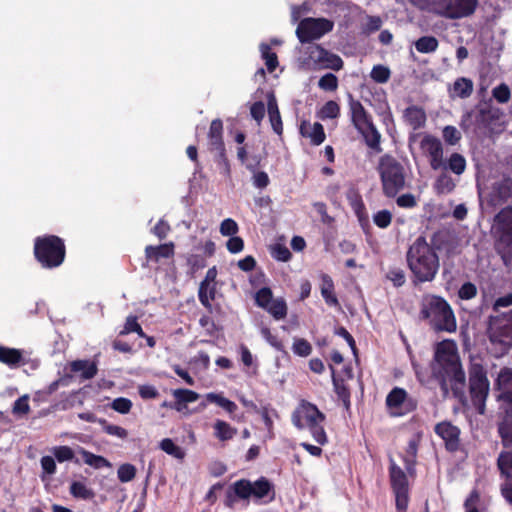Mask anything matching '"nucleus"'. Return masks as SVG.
<instances>
[{
  "label": "nucleus",
  "instance_id": "1",
  "mask_svg": "<svg viewBox=\"0 0 512 512\" xmlns=\"http://www.w3.org/2000/svg\"><path fill=\"white\" fill-rule=\"evenodd\" d=\"M432 371L445 397L450 391L456 398L464 397L465 373L454 341L444 340L436 345Z\"/></svg>",
  "mask_w": 512,
  "mask_h": 512
},
{
  "label": "nucleus",
  "instance_id": "2",
  "mask_svg": "<svg viewBox=\"0 0 512 512\" xmlns=\"http://www.w3.org/2000/svg\"><path fill=\"white\" fill-rule=\"evenodd\" d=\"M407 263L414 281L421 283L433 281L440 268L439 256L422 236L410 246Z\"/></svg>",
  "mask_w": 512,
  "mask_h": 512
},
{
  "label": "nucleus",
  "instance_id": "3",
  "mask_svg": "<svg viewBox=\"0 0 512 512\" xmlns=\"http://www.w3.org/2000/svg\"><path fill=\"white\" fill-rule=\"evenodd\" d=\"M421 316L437 331L455 332L456 318L446 300L435 295H425L421 302Z\"/></svg>",
  "mask_w": 512,
  "mask_h": 512
},
{
  "label": "nucleus",
  "instance_id": "4",
  "mask_svg": "<svg viewBox=\"0 0 512 512\" xmlns=\"http://www.w3.org/2000/svg\"><path fill=\"white\" fill-rule=\"evenodd\" d=\"M325 415L316 405L302 400L291 415V421L298 429H308L313 439L320 445L327 443V435L323 427Z\"/></svg>",
  "mask_w": 512,
  "mask_h": 512
},
{
  "label": "nucleus",
  "instance_id": "5",
  "mask_svg": "<svg viewBox=\"0 0 512 512\" xmlns=\"http://www.w3.org/2000/svg\"><path fill=\"white\" fill-rule=\"evenodd\" d=\"M383 192L394 197L405 187V170L403 165L391 155H383L378 164Z\"/></svg>",
  "mask_w": 512,
  "mask_h": 512
},
{
  "label": "nucleus",
  "instance_id": "6",
  "mask_svg": "<svg viewBox=\"0 0 512 512\" xmlns=\"http://www.w3.org/2000/svg\"><path fill=\"white\" fill-rule=\"evenodd\" d=\"M479 5V0H432L429 12L450 20L472 16Z\"/></svg>",
  "mask_w": 512,
  "mask_h": 512
},
{
  "label": "nucleus",
  "instance_id": "7",
  "mask_svg": "<svg viewBox=\"0 0 512 512\" xmlns=\"http://www.w3.org/2000/svg\"><path fill=\"white\" fill-rule=\"evenodd\" d=\"M34 252L37 260L46 268L59 266L65 257L64 244L57 236L37 238Z\"/></svg>",
  "mask_w": 512,
  "mask_h": 512
},
{
  "label": "nucleus",
  "instance_id": "8",
  "mask_svg": "<svg viewBox=\"0 0 512 512\" xmlns=\"http://www.w3.org/2000/svg\"><path fill=\"white\" fill-rule=\"evenodd\" d=\"M489 339L499 347L500 353L512 346V315L492 317L489 323Z\"/></svg>",
  "mask_w": 512,
  "mask_h": 512
},
{
  "label": "nucleus",
  "instance_id": "9",
  "mask_svg": "<svg viewBox=\"0 0 512 512\" xmlns=\"http://www.w3.org/2000/svg\"><path fill=\"white\" fill-rule=\"evenodd\" d=\"M469 389L473 405L480 414H484L485 401L489 394V381L481 367H474L470 372Z\"/></svg>",
  "mask_w": 512,
  "mask_h": 512
},
{
  "label": "nucleus",
  "instance_id": "10",
  "mask_svg": "<svg viewBox=\"0 0 512 512\" xmlns=\"http://www.w3.org/2000/svg\"><path fill=\"white\" fill-rule=\"evenodd\" d=\"M334 23L326 18H305L298 24L296 34L300 42H310L330 32Z\"/></svg>",
  "mask_w": 512,
  "mask_h": 512
},
{
  "label": "nucleus",
  "instance_id": "11",
  "mask_svg": "<svg viewBox=\"0 0 512 512\" xmlns=\"http://www.w3.org/2000/svg\"><path fill=\"white\" fill-rule=\"evenodd\" d=\"M491 234L498 248L512 245V206L502 209L494 217Z\"/></svg>",
  "mask_w": 512,
  "mask_h": 512
},
{
  "label": "nucleus",
  "instance_id": "12",
  "mask_svg": "<svg viewBox=\"0 0 512 512\" xmlns=\"http://www.w3.org/2000/svg\"><path fill=\"white\" fill-rule=\"evenodd\" d=\"M479 195L482 203L493 208L500 206L512 197V181L510 179L497 180L485 189H480Z\"/></svg>",
  "mask_w": 512,
  "mask_h": 512
},
{
  "label": "nucleus",
  "instance_id": "13",
  "mask_svg": "<svg viewBox=\"0 0 512 512\" xmlns=\"http://www.w3.org/2000/svg\"><path fill=\"white\" fill-rule=\"evenodd\" d=\"M306 64L312 69L340 70L343 60L336 54L329 52L320 45L308 47Z\"/></svg>",
  "mask_w": 512,
  "mask_h": 512
},
{
  "label": "nucleus",
  "instance_id": "14",
  "mask_svg": "<svg viewBox=\"0 0 512 512\" xmlns=\"http://www.w3.org/2000/svg\"><path fill=\"white\" fill-rule=\"evenodd\" d=\"M422 154L428 158L430 167L433 170H440L446 167L444 151L441 141L433 135L425 134L419 144Z\"/></svg>",
  "mask_w": 512,
  "mask_h": 512
},
{
  "label": "nucleus",
  "instance_id": "15",
  "mask_svg": "<svg viewBox=\"0 0 512 512\" xmlns=\"http://www.w3.org/2000/svg\"><path fill=\"white\" fill-rule=\"evenodd\" d=\"M256 304L265 309L276 320L284 319L287 316V304L283 298H274L272 291L267 288H261L255 294Z\"/></svg>",
  "mask_w": 512,
  "mask_h": 512
},
{
  "label": "nucleus",
  "instance_id": "16",
  "mask_svg": "<svg viewBox=\"0 0 512 512\" xmlns=\"http://www.w3.org/2000/svg\"><path fill=\"white\" fill-rule=\"evenodd\" d=\"M390 479L396 498V506L405 511L409 502V488L406 474L393 461L390 465Z\"/></svg>",
  "mask_w": 512,
  "mask_h": 512
},
{
  "label": "nucleus",
  "instance_id": "17",
  "mask_svg": "<svg viewBox=\"0 0 512 512\" xmlns=\"http://www.w3.org/2000/svg\"><path fill=\"white\" fill-rule=\"evenodd\" d=\"M386 406L393 416H401L415 409L416 403L400 387L393 388L386 397Z\"/></svg>",
  "mask_w": 512,
  "mask_h": 512
},
{
  "label": "nucleus",
  "instance_id": "18",
  "mask_svg": "<svg viewBox=\"0 0 512 512\" xmlns=\"http://www.w3.org/2000/svg\"><path fill=\"white\" fill-rule=\"evenodd\" d=\"M477 121L492 133H501L506 129L507 122L504 112L495 106H486L479 110Z\"/></svg>",
  "mask_w": 512,
  "mask_h": 512
},
{
  "label": "nucleus",
  "instance_id": "19",
  "mask_svg": "<svg viewBox=\"0 0 512 512\" xmlns=\"http://www.w3.org/2000/svg\"><path fill=\"white\" fill-rule=\"evenodd\" d=\"M435 432L444 440L449 450L455 451L458 449L460 435L458 427L452 425L450 422H441L435 426Z\"/></svg>",
  "mask_w": 512,
  "mask_h": 512
},
{
  "label": "nucleus",
  "instance_id": "20",
  "mask_svg": "<svg viewBox=\"0 0 512 512\" xmlns=\"http://www.w3.org/2000/svg\"><path fill=\"white\" fill-rule=\"evenodd\" d=\"M300 133L303 137L309 138L314 145H320L325 140L324 128L318 122L312 124L303 121L300 126Z\"/></svg>",
  "mask_w": 512,
  "mask_h": 512
},
{
  "label": "nucleus",
  "instance_id": "21",
  "mask_svg": "<svg viewBox=\"0 0 512 512\" xmlns=\"http://www.w3.org/2000/svg\"><path fill=\"white\" fill-rule=\"evenodd\" d=\"M350 112L353 125L358 130H362L366 125L372 122L371 117L359 101L350 102Z\"/></svg>",
  "mask_w": 512,
  "mask_h": 512
},
{
  "label": "nucleus",
  "instance_id": "22",
  "mask_svg": "<svg viewBox=\"0 0 512 512\" xmlns=\"http://www.w3.org/2000/svg\"><path fill=\"white\" fill-rule=\"evenodd\" d=\"M267 110L273 131L276 134L281 135L283 132V125L278 104L273 93H269L267 96Z\"/></svg>",
  "mask_w": 512,
  "mask_h": 512
},
{
  "label": "nucleus",
  "instance_id": "23",
  "mask_svg": "<svg viewBox=\"0 0 512 512\" xmlns=\"http://www.w3.org/2000/svg\"><path fill=\"white\" fill-rule=\"evenodd\" d=\"M473 81L466 77L457 78L449 89L451 98L465 99L471 96L473 92Z\"/></svg>",
  "mask_w": 512,
  "mask_h": 512
},
{
  "label": "nucleus",
  "instance_id": "24",
  "mask_svg": "<svg viewBox=\"0 0 512 512\" xmlns=\"http://www.w3.org/2000/svg\"><path fill=\"white\" fill-rule=\"evenodd\" d=\"M405 122L412 127L413 130L424 127L426 123L425 111L417 106H410L404 111Z\"/></svg>",
  "mask_w": 512,
  "mask_h": 512
},
{
  "label": "nucleus",
  "instance_id": "25",
  "mask_svg": "<svg viewBox=\"0 0 512 512\" xmlns=\"http://www.w3.org/2000/svg\"><path fill=\"white\" fill-rule=\"evenodd\" d=\"M358 132L364 137L365 143L368 147L376 152H381V134L372 122L366 125L362 130H358Z\"/></svg>",
  "mask_w": 512,
  "mask_h": 512
},
{
  "label": "nucleus",
  "instance_id": "26",
  "mask_svg": "<svg viewBox=\"0 0 512 512\" xmlns=\"http://www.w3.org/2000/svg\"><path fill=\"white\" fill-rule=\"evenodd\" d=\"M223 124L220 119L211 122L208 138L210 145L218 150L221 154L224 152V144L222 140Z\"/></svg>",
  "mask_w": 512,
  "mask_h": 512
},
{
  "label": "nucleus",
  "instance_id": "27",
  "mask_svg": "<svg viewBox=\"0 0 512 512\" xmlns=\"http://www.w3.org/2000/svg\"><path fill=\"white\" fill-rule=\"evenodd\" d=\"M147 259L158 261L160 258H170L174 255V244L172 242L159 246H147L145 248Z\"/></svg>",
  "mask_w": 512,
  "mask_h": 512
},
{
  "label": "nucleus",
  "instance_id": "28",
  "mask_svg": "<svg viewBox=\"0 0 512 512\" xmlns=\"http://www.w3.org/2000/svg\"><path fill=\"white\" fill-rule=\"evenodd\" d=\"M213 429H214V436L219 441H222V442L229 441V440L233 439L238 432L237 428L231 426L226 421L220 420V419H217L214 422Z\"/></svg>",
  "mask_w": 512,
  "mask_h": 512
},
{
  "label": "nucleus",
  "instance_id": "29",
  "mask_svg": "<svg viewBox=\"0 0 512 512\" xmlns=\"http://www.w3.org/2000/svg\"><path fill=\"white\" fill-rule=\"evenodd\" d=\"M73 372H80L81 377L85 380L93 378L97 374V366L89 360H76L71 363Z\"/></svg>",
  "mask_w": 512,
  "mask_h": 512
},
{
  "label": "nucleus",
  "instance_id": "30",
  "mask_svg": "<svg viewBox=\"0 0 512 512\" xmlns=\"http://www.w3.org/2000/svg\"><path fill=\"white\" fill-rule=\"evenodd\" d=\"M320 288L321 295L328 305L335 306L338 304L337 297L334 294V283L330 276L322 275Z\"/></svg>",
  "mask_w": 512,
  "mask_h": 512
},
{
  "label": "nucleus",
  "instance_id": "31",
  "mask_svg": "<svg viewBox=\"0 0 512 512\" xmlns=\"http://www.w3.org/2000/svg\"><path fill=\"white\" fill-rule=\"evenodd\" d=\"M497 466L506 481L512 480V451H502L497 459Z\"/></svg>",
  "mask_w": 512,
  "mask_h": 512
},
{
  "label": "nucleus",
  "instance_id": "32",
  "mask_svg": "<svg viewBox=\"0 0 512 512\" xmlns=\"http://www.w3.org/2000/svg\"><path fill=\"white\" fill-rule=\"evenodd\" d=\"M172 395L176 400V409L180 411L182 404L193 403L199 399V394L188 389H175Z\"/></svg>",
  "mask_w": 512,
  "mask_h": 512
},
{
  "label": "nucleus",
  "instance_id": "33",
  "mask_svg": "<svg viewBox=\"0 0 512 512\" xmlns=\"http://www.w3.org/2000/svg\"><path fill=\"white\" fill-rule=\"evenodd\" d=\"M22 360V353L15 348L0 346V362L8 366H16Z\"/></svg>",
  "mask_w": 512,
  "mask_h": 512
},
{
  "label": "nucleus",
  "instance_id": "34",
  "mask_svg": "<svg viewBox=\"0 0 512 512\" xmlns=\"http://www.w3.org/2000/svg\"><path fill=\"white\" fill-rule=\"evenodd\" d=\"M445 164L446 167L444 169H449L456 175L463 174L466 169V160L459 153H452Z\"/></svg>",
  "mask_w": 512,
  "mask_h": 512
},
{
  "label": "nucleus",
  "instance_id": "35",
  "mask_svg": "<svg viewBox=\"0 0 512 512\" xmlns=\"http://www.w3.org/2000/svg\"><path fill=\"white\" fill-rule=\"evenodd\" d=\"M80 453L82 455L84 463L95 468V469H100L103 467H108V468L111 467V463L103 456L95 455L86 450H81Z\"/></svg>",
  "mask_w": 512,
  "mask_h": 512
},
{
  "label": "nucleus",
  "instance_id": "36",
  "mask_svg": "<svg viewBox=\"0 0 512 512\" xmlns=\"http://www.w3.org/2000/svg\"><path fill=\"white\" fill-rule=\"evenodd\" d=\"M98 423L101 425L102 430L110 436L121 440H125L128 437V431L119 425L111 424L105 419H98Z\"/></svg>",
  "mask_w": 512,
  "mask_h": 512
},
{
  "label": "nucleus",
  "instance_id": "37",
  "mask_svg": "<svg viewBox=\"0 0 512 512\" xmlns=\"http://www.w3.org/2000/svg\"><path fill=\"white\" fill-rule=\"evenodd\" d=\"M439 46L438 40L433 36L420 37L415 42V48L420 53H432L437 50Z\"/></svg>",
  "mask_w": 512,
  "mask_h": 512
},
{
  "label": "nucleus",
  "instance_id": "38",
  "mask_svg": "<svg viewBox=\"0 0 512 512\" xmlns=\"http://www.w3.org/2000/svg\"><path fill=\"white\" fill-rule=\"evenodd\" d=\"M206 399L209 402L215 403L218 406L222 407L229 414H232V413H234L237 410V405L233 401L225 398L222 394L208 393L206 395Z\"/></svg>",
  "mask_w": 512,
  "mask_h": 512
},
{
  "label": "nucleus",
  "instance_id": "39",
  "mask_svg": "<svg viewBox=\"0 0 512 512\" xmlns=\"http://www.w3.org/2000/svg\"><path fill=\"white\" fill-rule=\"evenodd\" d=\"M215 284H200L199 287V300L206 308H211V301L215 298Z\"/></svg>",
  "mask_w": 512,
  "mask_h": 512
},
{
  "label": "nucleus",
  "instance_id": "40",
  "mask_svg": "<svg viewBox=\"0 0 512 512\" xmlns=\"http://www.w3.org/2000/svg\"><path fill=\"white\" fill-rule=\"evenodd\" d=\"M455 188L453 179L447 174H441L434 183V189L438 194H448Z\"/></svg>",
  "mask_w": 512,
  "mask_h": 512
},
{
  "label": "nucleus",
  "instance_id": "41",
  "mask_svg": "<svg viewBox=\"0 0 512 512\" xmlns=\"http://www.w3.org/2000/svg\"><path fill=\"white\" fill-rule=\"evenodd\" d=\"M160 448L168 455L176 459L182 460L185 457L184 450L176 445L170 438H165L160 442Z\"/></svg>",
  "mask_w": 512,
  "mask_h": 512
},
{
  "label": "nucleus",
  "instance_id": "42",
  "mask_svg": "<svg viewBox=\"0 0 512 512\" xmlns=\"http://www.w3.org/2000/svg\"><path fill=\"white\" fill-rule=\"evenodd\" d=\"M260 52L262 58L265 60L268 71L273 72L278 66L276 53L272 52L270 46L265 43L260 44Z\"/></svg>",
  "mask_w": 512,
  "mask_h": 512
},
{
  "label": "nucleus",
  "instance_id": "43",
  "mask_svg": "<svg viewBox=\"0 0 512 512\" xmlns=\"http://www.w3.org/2000/svg\"><path fill=\"white\" fill-rule=\"evenodd\" d=\"M70 493L75 498H80L84 500L91 499L94 497L93 491L89 489L83 482H73L70 486Z\"/></svg>",
  "mask_w": 512,
  "mask_h": 512
},
{
  "label": "nucleus",
  "instance_id": "44",
  "mask_svg": "<svg viewBox=\"0 0 512 512\" xmlns=\"http://www.w3.org/2000/svg\"><path fill=\"white\" fill-rule=\"evenodd\" d=\"M390 69L384 65H376L372 68L370 76L377 83H386L390 79Z\"/></svg>",
  "mask_w": 512,
  "mask_h": 512
},
{
  "label": "nucleus",
  "instance_id": "45",
  "mask_svg": "<svg viewBox=\"0 0 512 512\" xmlns=\"http://www.w3.org/2000/svg\"><path fill=\"white\" fill-rule=\"evenodd\" d=\"M271 491V484L266 479H260L258 481L253 482V491L252 496L261 499Z\"/></svg>",
  "mask_w": 512,
  "mask_h": 512
},
{
  "label": "nucleus",
  "instance_id": "46",
  "mask_svg": "<svg viewBox=\"0 0 512 512\" xmlns=\"http://www.w3.org/2000/svg\"><path fill=\"white\" fill-rule=\"evenodd\" d=\"M235 494L243 499L252 496L253 483L247 480H240L234 484Z\"/></svg>",
  "mask_w": 512,
  "mask_h": 512
},
{
  "label": "nucleus",
  "instance_id": "47",
  "mask_svg": "<svg viewBox=\"0 0 512 512\" xmlns=\"http://www.w3.org/2000/svg\"><path fill=\"white\" fill-rule=\"evenodd\" d=\"M492 95L499 103H507L511 98L510 88L507 84L501 83L492 90Z\"/></svg>",
  "mask_w": 512,
  "mask_h": 512
},
{
  "label": "nucleus",
  "instance_id": "48",
  "mask_svg": "<svg viewBox=\"0 0 512 512\" xmlns=\"http://www.w3.org/2000/svg\"><path fill=\"white\" fill-rule=\"evenodd\" d=\"M340 112L339 105L335 101H328L320 110L322 119H333L338 117Z\"/></svg>",
  "mask_w": 512,
  "mask_h": 512
},
{
  "label": "nucleus",
  "instance_id": "49",
  "mask_svg": "<svg viewBox=\"0 0 512 512\" xmlns=\"http://www.w3.org/2000/svg\"><path fill=\"white\" fill-rule=\"evenodd\" d=\"M318 86L325 91H335L338 87V79L332 73H327L319 79Z\"/></svg>",
  "mask_w": 512,
  "mask_h": 512
},
{
  "label": "nucleus",
  "instance_id": "50",
  "mask_svg": "<svg viewBox=\"0 0 512 512\" xmlns=\"http://www.w3.org/2000/svg\"><path fill=\"white\" fill-rule=\"evenodd\" d=\"M117 475L121 482H129L134 479L136 475V468L132 464H122L118 468Z\"/></svg>",
  "mask_w": 512,
  "mask_h": 512
},
{
  "label": "nucleus",
  "instance_id": "51",
  "mask_svg": "<svg viewBox=\"0 0 512 512\" xmlns=\"http://www.w3.org/2000/svg\"><path fill=\"white\" fill-rule=\"evenodd\" d=\"M443 139L449 145H456L461 139V133L456 127L448 125L443 128Z\"/></svg>",
  "mask_w": 512,
  "mask_h": 512
},
{
  "label": "nucleus",
  "instance_id": "52",
  "mask_svg": "<svg viewBox=\"0 0 512 512\" xmlns=\"http://www.w3.org/2000/svg\"><path fill=\"white\" fill-rule=\"evenodd\" d=\"M392 221V214L389 210H380L373 215V222L379 228H387Z\"/></svg>",
  "mask_w": 512,
  "mask_h": 512
},
{
  "label": "nucleus",
  "instance_id": "53",
  "mask_svg": "<svg viewBox=\"0 0 512 512\" xmlns=\"http://www.w3.org/2000/svg\"><path fill=\"white\" fill-rule=\"evenodd\" d=\"M29 396L23 395L20 398H18L12 408V412L15 415L21 416V415H27L30 411L29 406Z\"/></svg>",
  "mask_w": 512,
  "mask_h": 512
},
{
  "label": "nucleus",
  "instance_id": "54",
  "mask_svg": "<svg viewBox=\"0 0 512 512\" xmlns=\"http://www.w3.org/2000/svg\"><path fill=\"white\" fill-rule=\"evenodd\" d=\"M111 408L120 414H127L132 408V402L128 398L119 397L112 401Z\"/></svg>",
  "mask_w": 512,
  "mask_h": 512
},
{
  "label": "nucleus",
  "instance_id": "55",
  "mask_svg": "<svg viewBox=\"0 0 512 512\" xmlns=\"http://www.w3.org/2000/svg\"><path fill=\"white\" fill-rule=\"evenodd\" d=\"M499 434L505 447H509L512 443V423L504 421L499 425Z\"/></svg>",
  "mask_w": 512,
  "mask_h": 512
},
{
  "label": "nucleus",
  "instance_id": "56",
  "mask_svg": "<svg viewBox=\"0 0 512 512\" xmlns=\"http://www.w3.org/2000/svg\"><path fill=\"white\" fill-rule=\"evenodd\" d=\"M55 458L59 462L70 461L74 457L73 450L68 446H57L52 449Z\"/></svg>",
  "mask_w": 512,
  "mask_h": 512
},
{
  "label": "nucleus",
  "instance_id": "57",
  "mask_svg": "<svg viewBox=\"0 0 512 512\" xmlns=\"http://www.w3.org/2000/svg\"><path fill=\"white\" fill-rule=\"evenodd\" d=\"M386 277L395 287H401L406 281L405 273L400 268H394L387 272Z\"/></svg>",
  "mask_w": 512,
  "mask_h": 512
},
{
  "label": "nucleus",
  "instance_id": "58",
  "mask_svg": "<svg viewBox=\"0 0 512 512\" xmlns=\"http://www.w3.org/2000/svg\"><path fill=\"white\" fill-rule=\"evenodd\" d=\"M271 255L278 261L286 262L291 258V252L289 249L281 244H276L271 248Z\"/></svg>",
  "mask_w": 512,
  "mask_h": 512
},
{
  "label": "nucleus",
  "instance_id": "59",
  "mask_svg": "<svg viewBox=\"0 0 512 512\" xmlns=\"http://www.w3.org/2000/svg\"><path fill=\"white\" fill-rule=\"evenodd\" d=\"M292 349L295 354L302 357L310 355L312 351L311 345L305 339H295Z\"/></svg>",
  "mask_w": 512,
  "mask_h": 512
},
{
  "label": "nucleus",
  "instance_id": "60",
  "mask_svg": "<svg viewBox=\"0 0 512 512\" xmlns=\"http://www.w3.org/2000/svg\"><path fill=\"white\" fill-rule=\"evenodd\" d=\"M238 230V224L231 218L224 219L220 224V233L223 236H234Z\"/></svg>",
  "mask_w": 512,
  "mask_h": 512
},
{
  "label": "nucleus",
  "instance_id": "61",
  "mask_svg": "<svg viewBox=\"0 0 512 512\" xmlns=\"http://www.w3.org/2000/svg\"><path fill=\"white\" fill-rule=\"evenodd\" d=\"M382 26V19L379 16H368L364 25L365 33L378 31Z\"/></svg>",
  "mask_w": 512,
  "mask_h": 512
},
{
  "label": "nucleus",
  "instance_id": "62",
  "mask_svg": "<svg viewBox=\"0 0 512 512\" xmlns=\"http://www.w3.org/2000/svg\"><path fill=\"white\" fill-rule=\"evenodd\" d=\"M251 117L259 124L265 116V106L261 101L255 102L250 107Z\"/></svg>",
  "mask_w": 512,
  "mask_h": 512
},
{
  "label": "nucleus",
  "instance_id": "63",
  "mask_svg": "<svg viewBox=\"0 0 512 512\" xmlns=\"http://www.w3.org/2000/svg\"><path fill=\"white\" fill-rule=\"evenodd\" d=\"M477 294L476 286L470 282H467L459 289V297L461 299H472Z\"/></svg>",
  "mask_w": 512,
  "mask_h": 512
},
{
  "label": "nucleus",
  "instance_id": "64",
  "mask_svg": "<svg viewBox=\"0 0 512 512\" xmlns=\"http://www.w3.org/2000/svg\"><path fill=\"white\" fill-rule=\"evenodd\" d=\"M396 203L402 208H413L417 205V200L413 194L407 193L399 196Z\"/></svg>",
  "mask_w": 512,
  "mask_h": 512
}]
</instances>
